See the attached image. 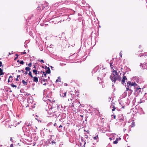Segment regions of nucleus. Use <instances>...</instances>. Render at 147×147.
Wrapping results in <instances>:
<instances>
[{"label": "nucleus", "mask_w": 147, "mask_h": 147, "mask_svg": "<svg viewBox=\"0 0 147 147\" xmlns=\"http://www.w3.org/2000/svg\"><path fill=\"white\" fill-rule=\"evenodd\" d=\"M113 73L111 74L110 76V78L114 84L115 83L116 81H118L120 82L121 80V77L118 74L116 70L113 69L112 70Z\"/></svg>", "instance_id": "1"}, {"label": "nucleus", "mask_w": 147, "mask_h": 147, "mask_svg": "<svg viewBox=\"0 0 147 147\" xmlns=\"http://www.w3.org/2000/svg\"><path fill=\"white\" fill-rule=\"evenodd\" d=\"M99 71L100 75L104 77L107 73L108 70L106 68L103 67H102L101 68H100Z\"/></svg>", "instance_id": "2"}, {"label": "nucleus", "mask_w": 147, "mask_h": 147, "mask_svg": "<svg viewBox=\"0 0 147 147\" xmlns=\"http://www.w3.org/2000/svg\"><path fill=\"white\" fill-rule=\"evenodd\" d=\"M133 86H134V88H135V87L137 86V84L135 82L131 83V82L130 81L128 82H127V85L125 86L126 87H129L130 88Z\"/></svg>", "instance_id": "3"}, {"label": "nucleus", "mask_w": 147, "mask_h": 147, "mask_svg": "<svg viewBox=\"0 0 147 147\" xmlns=\"http://www.w3.org/2000/svg\"><path fill=\"white\" fill-rule=\"evenodd\" d=\"M54 137V136H51L50 138V140H51V142L50 143L51 144H52V145L55 146L56 145V140L55 139L54 140L53 138Z\"/></svg>", "instance_id": "4"}, {"label": "nucleus", "mask_w": 147, "mask_h": 147, "mask_svg": "<svg viewBox=\"0 0 147 147\" xmlns=\"http://www.w3.org/2000/svg\"><path fill=\"white\" fill-rule=\"evenodd\" d=\"M135 91L136 92H137L138 94H139L140 93L141 89L139 87V86L137 85V86L136 87H135Z\"/></svg>", "instance_id": "5"}, {"label": "nucleus", "mask_w": 147, "mask_h": 147, "mask_svg": "<svg viewBox=\"0 0 147 147\" xmlns=\"http://www.w3.org/2000/svg\"><path fill=\"white\" fill-rule=\"evenodd\" d=\"M3 124H4L5 127L6 128L9 127V121L6 120L5 121H3Z\"/></svg>", "instance_id": "6"}, {"label": "nucleus", "mask_w": 147, "mask_h": 147, "mask_svg": "<svg viewBox=\"0 0 147 147\" xmlns=\"http://www.w3.org/2000/svg\"><path fill=\"white\" fill-rule=\"evenodd\" d=\"M127 79L125 76H124V74H123V78L121 80V83L123 84H124V83L125 82V81L127 80Z\"/></svg>", "instance_id": "7"}, {"label": "nucleus", "mask_w": 147, "mask_h": 147, "mask_svg": "<svg viewBox=\"0 0 147 147\" xmlns=\"http://www.w3.org/2000/svg\"><path fill=\"white\" fill-rule=\"evenodd\" d=\"M43 100L45 102H46V103L47 104H50V103L52 101L51 100L48 98L47 99V100H45V99L44 98H43Z\"/></svg>", "instance_id": "8"}, {"label": "nucleus", "mask_w": 147, "mask_h": 147, "mask_svg": "<svg viewBox=\"0 0 147 147\" xmlns=\"http://www.w3.org/2000/svg\"><path fill=\"white\" fill-rule=\"evenodd\" d=\"M53 116L55 115L56 118L58 117L59 115H60V114L59 113H56L55 112H54V113H53Z\"/></svg>", "instance_id": "9"}, {"label": "nucleus", "mask_w": 147, "mask_h": 147, "mask_svg": "<svg viewBox=\"0 0 147 147\" xmlns=\"http://www.w3.org/2000/svg\"><path fill=\"white\" fill-rule=\"evenodd\" d=\"M25 124L26 125L27 127H31L32 125L31 123H30V121L26 122L25 123Z\"/></svg>", "instance_id": "10"}, {"label": "nucleus", "mask_w": 147, "mask_h": 147, "mask_svg": "<svg viewBox=\"0 0 147 147\" xmlns=\"http://www.w3.org/2000/svg\"><path fill=\"white\" fill-rule=\"evenodd\" d=\"M65 92L64 93H62L60 94V96L62 97H65L66 95V92Z\"/></svg>", "instance_id": "11"}, {"label": "nucleus", "mask_w": 147, "mask_h": 147, "mask_svg": "<svg viewBox=\"0 0 147 147\" xmlns=\"http://www.w3.org/2000/svg\"><path fill=\"white\" fill-rule=\"evenodd\" d=\"M33 78V80L36 82H37L38 81V78L36 77H34L32 78Z\"/></svg>", "instance_id": "12"}, {"label": "nucleus", "mask_w": 147, "mask_h": 147, "mask_svg": "<svg viewBox=\"0 0 147 147\" xmlns=\"http://www.w3.org/2000/svg\"><path fill=\"white\" fill-rule=\"evenodd\" d=\"M10 140L12 142H13V143H16V140L15 138H11Z\"/></svg>", "instance_id": "13"}, {"label": "nucleus", "mask_w": 147, "mask_h": 147, "mask_svg": "<svg viewBox=\"0 0 147 147\" xmlns=\"http://www.w3.org/2000/svg\"><path fill=\"white\" fill-rule=\"evenodd\" d=\"M51 73V70L49 67H48L47 70L46 71V74H50Z\"/></svg>", "instance_id": "14"}, {"label": "nucleus", "mask_w": 147, "mask_h": 147, "mask_svg": "<svg viewBox=\"0 0 147 147\" xmlns=\"http://www.w3.org/2000/svg\"><path fill=\"white\" fill-rule=\"evenodd\" d=\"M96 136H94L93 138V139L94 140H98V134H97L96 135Z\"/></svg>", "instance_id": "15"}, {"label": "nucleus", "mask_w": 147, "mask_h": 147, "mask_svg": "<svg viewBox=\"0 0 147 147\" xmlns=\"http://www.w3.org/2000/svg\"><path fill=\"white\" fill-rule=\"evenodd\" d=\"M61 82V78H60V76L58 77V79H57L56 80V82Z\"/></svg>", "instance_id": "16"}, {"label": "nucleus", "mask_w": 147, "mask_h": 147, "mask_svg": "<svg viewBox=\"0 0 147 147\" xmlns=\"http://www.w3.org/2000/svg\"><path fill=\"white\" fill-rule=\"evenodd\" d=\"M32 72L33 73L36 75L37 74V71L36 69H34L32 70Z\"/></svg>", "instance_id": "17"}, {"label": "nucleus", "mask_w": 147, "mask_h": 147, "mask_svg": "<svg viewBox=\"0 0 147 147\" xmlns=\"http://www.w3.org/2000/svg\"><path fill=\"white\" fill-rule=\"evenodd\" d=\"M118 138H117L115 141L113 142V143L115 144H117L118 143Z\"/></svg>", "instance_id": "18"}, {"label": "nucleus", "mask_w": 147, "mask_h": 147, "mask_svg": "<svg viewBox=\"0 0 147 147\" xmlns=\"http://www.w3.org/2000/svg\"><path fill=\"white\" fill-rule=\"evenodd\" d=\"M87 57H84V56L83 57H82L81 59V61H84L85 60Z\"/></svg>", "instance_id": "19"}, {"label": "nucleus", "mask_w": 147, "mask_h": 147, "mask_svg": "<svg viewBox=\"0 0 147 147\" xmlns=\"http://www.w3.org/2000/svg\"><path fill=\"white\" fill-rule=\"evenodd\" d=\"M22 82L24 85H26L27 84V82L25 81L24 80H22Z\"/></svg>", "instance_id": "20"}, {"label": "nucleus", "mask_w": 147, "mask_h": 147, "mask_svg": "<svg viewBox=\"0 0 147 147\" xmlns=\"http://www.w3.org/2000/svg\"><path fill=\"white\" fill-rule=\"evenodd\" d=\"M31 69L30 68L28 67H26L25 68V70L26 71H29Z\"/></svg>", "instance_id": "21"}, {"label": "nucleus", "mask_w": 147, "mask_h": 147, "mask_svg": "<svg viewBox=\"0 0 147 147\" xmlns=\"http://www.w3.org/2000/svg\"><path fill=\"white\" fill-rule=\"evenodd\" d=\"M112 62L111 61L110 63V66L111 67V68L112 69L113 67V66L112 65Z\"/></svg>", "instance_id": "22"}, {"label": "nucleus", "mask_w": 147, "mask_h": 147, "mask_svg": "<svg viewBox=\"0 0 147 147\" xmlns=\"http://www.w3.org/2000/svg\"><path fill=\"white\" fill-rule=\"evenodd\" d=\"M4 74V73L3 72V70L1 68H0V74L3 75Z\"/></svg>", "instance_id": "23"}, {"label": "nucleus", "mask_w": 147, "mask_h": 147, "mask_svg": "<svg viewBox=\"0 0 147 147\" xmlns=\"http://www.w3.org/2000/svg\"><path fill=\"white\" fill-rule=\"evenodd\" d=\"M28 75L31 78H33V76L32 75V73L30 71L28 73Z\"/></svg>", "instance_id": "24"}, {"label": "nucleus", "mask_w": 147, "mask_h": 147, "mask_svg": "<svg viewBox=\"0 0 147 147\" xmlns=\"http://www.w3.org/2000/svg\"><path fill=\"white\" fill-rule=\"evenodd\" d=\"M126 87V90H130L131 92H132L133 90L131 89H130L129 87H127V86Z\"/></svg>", "instance_id": "25"}, {"label": "nucleus", "mask_w": 147, "mask_h": 147, "mask_svg": "<svg viewBox=\"0 0 147 147\" xmlns=\"http://www.w3.org/2000/svg\"><path fill=\"white\" fill-rule=\"evenodd\" d=\"M16 146V144H15V143H13L12 144H11L10 145V147H13V146Z\"/></svg>", "instance_id": "26"}, {"label": "nucleus", "mask_w": 147, "mask_h": 147, "mask_svg": "<svg viewBox=\"0 0 147 147\" xmlns=\"http://www.w3.org/2000/svg\"><path fill=\"white\" fill-rule=\"evenodd\" d=\"M11 86L12 87H16V86L14 84H11Z\"/></svg>", "instance_id": "27"}, {"label": "nucleus", "mask_w": 147, "mask_h": 147, "mask_svg": "<svg viewBox=\"0 0 147 147\" xmlns=\"http://www.w3.org/2000/svg\"><path fill=\"white\" fill-rule=\"evenodd\" d=\"M20 63L21 64L23 65L24 63V62L22 60V61H20Z\"/></svg>", "instance_id": "28"}, {"label": "nucleus", "mask_w": 147, "mask_h": 147, "mask_svg": "<svg viewBox=\"0 0 147 147\" xmlns=\"http://www.w3.org/2000/svg\"><path fill=\"white\" fill-rule=\"evenodd\" d=\"M21 122V121H20V122H19L18 123H16L15 124V127H16V126L17 125L19 124Z\"/></svg>", "instance_id": "29"}, {"label": "nucleus", "mask_w": 147, "mask_h": 147, "mask_svg": "<svg viewBox=\"0 0 147 147\" xmlns=\"http://www.w3.org/2000/svg\"><path fill=\"white\" fill-rule=\"evenodd\" d=\"M115 109H116V108L114 107H113V109H112V111H114L115 110Z\"/></svg>", "instance_id": "30"}, {"label": "nucleus", "mask_w": 147, "mask_h": 147, "mask_svg": "<svg viewBox=\"0 0 147 147\" xmlns=\"http://www.w3.org/2000/svg\"><path fill=\"white\" fill-rule=\"evenodd\" d=\"M134 123L132 122V123H131V127H133L134 126Z\"/></svg>", "instance_id": "31"}, {"label": "nucleus", "mask_w": 147, "mask_h": 147, "mask_svg": "<svg viewBox=\"0 0 147 147\" xmlns=\"http://www.w3.org/2000/svg\"><path fill=\"white\" fill-rule=\"evenodd\" d=\"M3 67V65H2V63L1 61H0V67Z\"/></svg>", "instance_id": "32"}, {"label": "nucleus", "mask_w": 147, "mask_h": 147, "mask_svg": "<svg viewBox=\"0 0 147 147\" xmlns=\"http://www.w3.org/2000/svg\"><path fill=\"white\" fill-rule=\"evenodd\" d=\"M32 65V63H29L28 64V66L29 67H30Z\"/></svg>", "instance_id": "33"}, {"label": "nucleus", "mask_w": 147, "mask_h": 147, "mask_svg": "<svg viewBox=\"0 0 147 147\" xmlns=\"http://www.w3.org/2000/svg\"><path fill=\"white\" fill-rule=\"evenodd\" d=\"M123 119L124 118H122L121 119H120V122H122L123 121V120H124Z\"/></svg>", "instance_id": "34"}, {"label": "nucleus", "mask_w": 147, "mask_h": 147, "mask_svg": "<svg viewBox=\"0 0 147 147\" xmlns=\"http://www.w3.org/2000/svg\"><path fill=\"white\" fill-rule=\"evenodd\" d=\"M26 54V52H25V51H24V52L21 53V54Z\"/></svg>", "instance_id": "35"}, {"label": "nucleus", "mask_w": 147, "mask_h": 147, "mask_svg": "<svg viewBox=\"0 0 147 147\" xmlns=\"http://www.w3.org/2000/svg\"><path fill=\"white\" fill-rule=\"evenodd\" d=\"M43 73H44V76L45 77H46V76H47V74H46V73H45V72H43Z\"/></svg>", "instance_id": "36"}, {"label": "nucleus", "mask_w": 147, "mask_h": 147, "mask_svg": "<svg viewBox=\"0 0 147 147\" xmlns=\"http://www.w3.org/2000/svg\"><path fill=\"white\" fill-rule=\"evenodd\" d=\"M43 82H45L46 81H47V79H43Z\"/></svg>", "instance_id": "37"}, {"label": "nucleus", "mask_w": 147, "mask_h": 147, "mask_svg": "<svg viewBox=\"0 0 147 147\" xmlns=\"http://www.w3.org/2000/svg\"><path fill=\"white\" fill-rule=\"evenodd\" d=\"M40 62L41 63H44V61L42 59L40 61Z\"/></svg>", "instance_id": "38"}, {"label": "nucleus", "mask_w": 147, "mask_h": 147, "mask_svg": "<svg viewBox=\"0 0 147 147\" xmlns=\"http://www.w3.org/2000/svg\"><path fill=\"white\" fill-rule=\"evenodd\" d=\"M30 129V127H28V129L26 128V129L28 131Z\"/></svg>", "instance_id": "39"}, {"label": "nucleus", "mask_w": 147, "mask_h": 147, "mask_svg": "<svg viewBox=\"0 0 147 147\" xmlns=\"http://www.w3.org/2000/svg\"><path fill=\"white\" fill-rule=\"evenodd\" d=\"M74 107L73 103H72L71 105V108Z\"/></svg>", "instance_id": "40"}, {"label": "nucleus", "mask_w": 147, "mask_h": 147, "mask_svg": "<svg viewBox=\"0 0 147 147\" xmlns=\"http://www.w3.org/2000/svg\"><path fill=\"white\" fill-rule=\"evenodd\" d=\"M17 56V57L14 58V60H16L17 59H18V56Z\"/></svg>", "instance_id": "41"}, {"label": "nucleus", "mask_w": 147, "mask_h": 147, "mask_svg": "<svg viewBox=\"0 0 147 147\" xmlns=\"http://www.w3.org/2000/svg\"><path fill=\"white\" fill-rule=\"evenodd\" d=\"M28 74V71H26L24 73V74L26 75Z\"/></svg>", "instance_id": "42"}, {"label": "nucleus", "mask_w": 147, "mask_h": 147, "mask_svg": "<svg viewBox=\"0 0 147 147\" xmlns=\"http://www.w3.org/2000/svg\"><path fill=\"white\" fill-rule=\"evenodd\" d=\"M59 121H61V122L63 121H62V119H61H61H59Z\"/></svg>", "instance_id": "43"}, {"label": "nucleus", "mask_w": 147, "mask_h": 147, "mask_svg": "<svg viewBox=\"0 0 147 147\" xmlns=\"http://www.w3.org/2000/svg\"><path fill=\"white\" fill-rule=\"evenodd\" d=\"M118 140H121V138L120 137H119L118 138Z\"/></svg>", "instance_id": "44"}, {"label": "nucleus", "mask_w": 147, "mask_h": 147, "mask_svg": "<svg viewBox=\"0 0 147 147\" xmlns=\"http://www.w3.org/2000/svg\"><path fill=\"white\" fill-rule=\"evenodd\" d=\"M54 125L55 126H56L57 125V123H55V124H54Z\"/></svg>", "instance_id": "45"}, {"label": "nucleus", "mask_w": 147, "mask_h": 147, "mask_svg": "<svg viewBox=\"0 0 147 147\" xmlns=\"http://www.w3.org/2000/svg\"><path fill=\"white\" fill-rule=\"evenodd\" d=\"M62 127V126L61 125H60L59 126V128H61V127Z\"/></svg>", "instance_id": "46"}, {"label": "nucleus", "mask_w": 147, "mask_h": 147, "mask_svg": "<svg viewBox=\"0 0 147 147\" xmlns=\"http://www.w3.org/2000/svg\"><path fill=\"white\" fill-rule=\"evenodd\" d=\"M33 68H34L35 69H36V66L35 65H34V67H33Z\"/></svg>", "instance_id": "47"}, {"label": "nucleus", "mask_w": 147, "mask_h": 147, "mask_svg": "<svg viewBox=\"0 0 147 147\" xmlns=\"http://www.w3.org/2000/svg\"><path fill=\"white\" fill-rule=\"evenodd\" d=\"M9 77L8 79V83L9 82Z\"/></svg>", "instance_id": "48"}, {"label": "nucleus", "mask_w": 147, "mask_h": 147, "mask_svg": "<svg viewBox=\"0 0 147 147\" xmlns=\"http://www.w3.org/2000/svg\"><path fill=\"white\" fill-rule=\"evenodd\" d=\"M88 138V136L87 135L85 136V138Z\"/></svg>", "instance_id": "49"}, {"label": "nucleus", "mask_w": 147, "mask_h": 147, "mask_svg": "<svg viewBox=\"0 0 147 147\" xmlns=\"http://www.w3.org/2000/svg\"><path fill=\"white\" fill-rule=\"evenodd\" d=\"M40 71H38L37 72V74H40Z\"/></svg>", "instance_id": "50"}, {"label": "nucleus", "mask_w": 147, "mask_h": 147, "mask_svg": "<svg viewBox=\"0 0 147 147\" xmlns=\"http://www.w3.org/2000/svg\"><path fill=\"white\" fill-rule=\"evenodd\" d=\"M13 51H12L11 52V53H9V54H10V55L11 54H13Z\"/></svg>", "instance_id": "51"}, {"label": "nucleus", "mask_w": 147, "mask_h": 147, "mask_svg": "<svg viewBox=\"0 0 147 147\" xmlns=\"http://www.w3.org/2000/svg\"><path fill=\"white\" fill-rule=\"evenodd\" d=\"M46 84H47V83H45L44 84H43V85H46Z\"/></svg>", "instance_id": "52"}, {"label": "nucleus", "mask_w": 147, "mask_h": 147, "mask_svg": "<svg viewBox=\"0 0 147 147\" xmlns=\"http://www.w3.org/2000/svg\"><path fill=\"white\" fill-rule=\"evenodd\" d=\"M109 101H110V100H111V98H110V97H109Z\"/></svg>", "instance_id": "53"}, {"label": "nucleus", "mask_w": 147, "mask_h": 147, "mask_svg": "<svg viewBox=\"0 0 147 147\" xmlns=\"http://www.w3.org/2000/svg\"><path fill=\"white\" fill-rule=\"evenodd\" d=\"M64 85L66 86H67V84L66 83H65Z\"/></svg>", "instance_id": "54"}, {"label": "nucleus", "mask_w": 147, "mask_h": 147, "mask_svg": "<svg viewBox=\"0 0 147 147\" xmlns=\"http://www.w3.org/2000/svg\"><path fill=\"white\" fill-rule=\"evenodd\" d=\"M35 129H37V127L36 126L35 127Z\"/></svg>", "instance_id": "55"}, {"label": "nucleus", "mask_w": 147, "mask_h": 147, "mask_svg": "<svg viewBox=\"0 0 147 147\" xmlns=\"http://www.w3.org/2000/svg\"><path fill=\"white\" fill-rule=\"evenodd\" d=\"M111 136H114V134H111Z\"/></svg>", "instance_id": "56"}, {"label": "nucleus", "mask_w": 147, "mask_h": 147, "mask_svg": "<svg viewBox=\"0 0 147 147\" xmlns=\"http://www.w3.org/2000/svg\"><path fill=\"white\" fill-rule=\"evenodd\" d=\"M22 73H24V70H22Z\"/></svg>", "instance_id": "57"}, {"label": "nucleus", "mask_w": 147, "mask_h": 147, "mask_svg": "<svg viewBox=\"0 0 147 147\" xmlns=\"http://www.w3.org/2000/svg\"><path fill=\"white\" fill-rule=\"evenodd\" d=\"M122 54L121 53V52H120V55H122Z\"/></svg>", "instance_id": "58"}, {"label": "nucleus", "mask_w": 147, "mask_h": 147, "mask_svg": "<svg viewBox=\"0 0 147 147\" xmlns=\"http://www.w3.org/2000/svg\"><path fill=\"white\" fill-rule=\"evenodd\" d=\"M115 117H116V116L115 115H114V119H115Z\"/></svg>", "instance_id": "59"}, {"label": "nucleus", "mask_w": 147, "mask_h": 147, "mask_svg": "<svg viewBox=\"0 0 147 147\" xmlns=\"http://www.w3.org/2000/svg\"><path fill=\"white\" fill-rule=\"evenodd\" d=\"M18 55V54H17V53H15V55Z\"/></svg>", "instance_id": "60"}, {"label": "nucleus", "mask_w": 147, "mask_h": 147, "mask_svg": "<svg viewBox=\"0 0 147 147\" xmlns=\"http://www.w3.org/2000/svg\"><path fill=\"white\" fill-rule=\"evenodd\" d=\"M20 62V60H18L17 61V62Z\"/></svg>", "instance_id": "61"}, {"label": "nucleus", "mask_w": 147, "mask_h": 147, "mask_svg": "<svg viewBox=\"0 0 147 147\" xmlns=\"http://www.w3.org/2000/svg\"><path fill=\"white\" fill-rule=\"evenodd\" d=\"M20 75H18L17 76V78H18V77H20Z\"/></svg>", "instance_id": "62"}, {"label": "nucleus", "mask_w": 147, "mask_h": 147, "mask_svg": "<svg viewBox=\"0 0 147 147\" xmlns=\"http://www.w3.org/2000/svg\"><path fill=\"white\" fill-rule=\"evenodd\" d=\"M50 67H51V69H52V68H53V67H52V66H51Z\"/></svg>", "instance_id": "63"}, {"label": "nucleus", "mask_w": 147, "mask_h": 147, "mask_svg": "<svg viewBox=\"0 0 147 147\" xmlns=\"http://www.w3.org/2000/svg\"><path fill=\"white\" fill-rule=\"evenodd\" d=\"M109 139H110V140H112V139L111 138H109Z\"/></svg>", "instance_id": "64"}]
</instances>
